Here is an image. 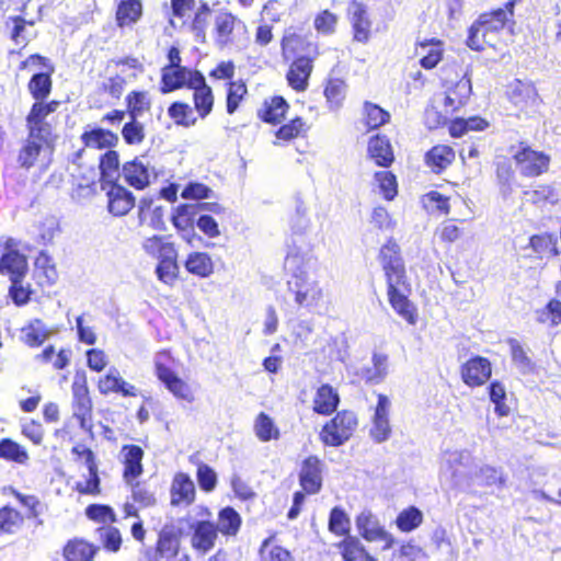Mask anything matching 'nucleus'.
Returning a JSON list of instances; mask_svg holds the SVG:
<instances>
[{
  "label": "nucleus",
  "instance_id": "1",
  "mask_svg": "<svg viewBox=\"0 0 561 561\" xmlns=\"http://www.w3.org/2000/svg\"><path fill=\"white\" fill-rule=\"evenodd\" d=\"M310 263L309 253L295 249H290L285 259V268L291 274L287 287L299 307L317 306L323 297L319 282L308 274Z\"/></svg>",
  "mask_w": 561,
  "mask_h": 561
},
{
  "label": "nucleus",
  "instance_id": "2",
  "mask_svg": "<svg viewBox=\"0 0 561 561\" xmlns=\"http://www.w3.org/2000/svg\"><path fill=\"white\" fill-rule=\"evenodd\" d=\"M3 493L15 499L25 508V513L23 514L11 504L2 505L0 507V536L16 534L23 528L25 519L33 520L35 526L44 525L42 515L45 505L37 495L22 493L13 486L5 488Z\"/></svg>",
  "mask_w": 561,
  "mask_h": 561
},
{
  "label": "nucleus",
  "instance_id": "3",
  "mask_svg": "<svg viewBox=\"0 0 561 561\" xmlns=\"http://www.w3.org/2000/svg\"><path fill=\"white\" fill-rule=\"evenodd\" d=\"M211 18V10L203 0H178V19L181 30L193 34L196 41L205 43L206 30Z\"/></svg>",
  "mask_w": 561,
  "mask_h": 561
},
{
  "label": "nucleus",
  "instance_id": "4",
  "mask_svg": "<svg viewBox=\"0 0 561 561\" xmlns=\"http://www.w3.org/2000/svg\"><path fill=\"white\" fill-rule=\"evenodd\" d=\"M57 137H48L27 133L22 146L19 149L16 161L25 170L38 164H48L55 149Z\"/></svg>",
  "mask_w": 561,
  "mask_h": 561
},
{
  "label": "nucleus",
  "instance_id": "5",
  "mask_svg": "<svg viewBox=\"0 0 561 561\" xmlns=\"http://www.w3.org/2000/svg\"><path fill=\"white\" fill-rule=\"evenodd\" d=\"M71 455L75 461L82 462L89 472L88 479L76 482L73 490L80 495L96 496L101 494V479L94 451L83 444H75L71 448Z\"/></svg>",
  "mask_w": 561,
  "mask_h": 561
},
{
  "label": "nucleus",
  "instance_id": "6",
  "mask_svg": "<svg viewBox=\"0 0 561 561\" xmlns=\"http://www.w3.org/2000/svg\"><path fill=\"white\" fill-rule=\"evenodd\" d=\"M356 414L344 410L339 412L329 423H327L321 433V440L329 446H341L351 438L357 427Z\"/></svg>",
  "mask_w": 561,
  "mask_h": 561
},
{
  "label": "nucleus",
  "instance_id": "7",
  "mask_svg": "<svg viewBox=\"0 0 561 561\" xmlns=\"http://www.w3.org/2000/svg\"><path fill=\"white\" fill-rule=\"evenodd\" d=\"M144 248L148 253L160 259L156 268L158 278L168 285H173L175 282V259L168 255L173 252V243L165 242L163 237L153 236L145 240Z\"/></svg>",
  "mask_w": 561,
  "mask_h": 561
},
{
  "label": "nucleus",
  "instance_id": "8",
  "mask_svg": "<svg viewBox=\"0 0 561 561\" xmlns=\"http://www.w3.org/2000/svg\"><path fill=\"white\" fill-rule=\"evenodd\" d=\"M60 105L61 102L59 100L34 101L25 116L27 133L57 137V135L54 134L53 126L46 121V118L49 114L55 113Z\"/></svg>",
  "mask_w": 561,
  "mask_h": 561
},
{
  "label": "nucleus",
  "instance_id": "9",
  "mask_svg": "<svg viewBox=\"0 0 561 561\" xmlns=\"http://www.w3.org/2000/svg\"><path fill=\"white\" fill-rule=\"evenodd\" d=\"M511 153L519 172L525 176H537L548 170L550 158L541 151L533 150L524 142L518 147H512Z\"/></svg>",
  "mask_w": 561,
  "mask_h": 561
},
{
  "label": "nucleus",
  "instance_id": "10",
  "mask_svg": "<svg viewBox=\"0 0 561 561\" xmlns=\"http://www.w3.org/2000/svg\"><path fill=\"white\" fill-rule=\"evenodd\" d=\"M71 393L73 416L79 421L81 427H85L92 417L93 402L84 374L75 377L71 383Z\"/></svg>",
  "mask_w": 561,
  "mask_h": 561
},
{
  "label": "nucleus",
  "instance_id": "11",
  "mask_svg": "<svg viewBox=\"0 0 561 561\" xmlns=\"http://www.w3.org/2000/svg\"><path fill=\"white\" fill-rule=\"evenodd\" d=\"M175 226V211L168 213L165 207L156 205L151 197H142L138 204V220L140 225H147L150 228L164 231L167 220Z\"/></svg>",
  "mask_w": 561,
  "mask_h": 561
},
{
  "label": "nucleus",
  "instance_id": "12",
  "mask_svg": "<svg viewBox=\"0 0 561 561\" xmlns=\"http://www.w3.org/2000/svg\"><path fill=\"white\" fill-rule=\"evenodd\" d=\"M15 247V240L9 238L4 243V252L0 255V274L9 279L25 278L28 272L27 257Z\"/></svg>",
  "mask_w": 561,
  "mask_h": 561
},
{
  "label": "nucleus",
  "instance_id": "13",
  "mask_svg": "<svg viewBox=\"0 0 561 561\" xmlns=\"http://www.w3.org/2000/svg\"><path fill=\"white\" fill-rule=\"evenodd\" d=\"M106 198L107 210L114 217L127 215L135 207L136 203L134 194L116 181L108 182Z\"/></svg>",
  "mask_w": 561,
  "mask_h": 561
},
{
  "label": "nucleus",
  "instance_id": "14",
  "mask_svg": "<svg viewBox=\"0 0 561 561\" xmlns=\"http://www.w3.org/2000/svg\"><path fill=\"white\" fill-rule=\"evenodd\" d=\"M388 298L391 307L396 312L403 318L409 324H415L417 320V313L413 304L408 299L404 290L407 289V279L404 283L396 284L394 282H388Z\"/></svg>",
  "mask_w": 561,
  "mask_h": 561
},
{
  "label": "nucleus",
  "instance_id": "15",
  "mask_svg": "<svg viewBox=\"0 0 561 561\" xmlns=\"http://www.w3.org/2000/svg\"><path fill=\"white\" fill-rule=\"evenodd\" d=\"M380 260L385 271L387 283H404L405 268L399 254V245L394 242H388L380 250Z\"/></svg>",
  "mask_w": 561,
  "mask_h": 561
},
{
  "label": "nucleus",
  "instance_id": "16",
  "mask_svg": "<svg viewBox=\"0 0 561 561\" xmlns=\"http://www.w3.org/2000/svg\"><path fill=\"white\" fill-rule=\"evenodd\" d=\"M391 402L386 394H378V402L373 416V425L369 435L374 442L380 444L389 439L391 426L389 422Z\"/></svg>",
  "mask_w": 561,
  "mask_h": 561
},
{
  "label": "nucleus",
  "instance_id": "17",
  "mask_svg": "<svg viewBox=\"0 0 561 561\" xmlns=\"http://www.w3.org/2000/svg\"><path fill=\"white\" fill-rule=\"evenodd\" d=\"M130 489L131 502H125L122 506L124 518L139 517V510L152 507L157 503L154 493L142 482L128 486Z\"/></svg>",
  "mask_w": 561,
  "mask_h": 561
},
{
  "label": "nucleus",
  "instance_id": "18",
  "mask_svg": "<svg viewBox=\"0 0 561 561\" xmlns=\"http://www.w3.org/2000/svg\"><path fill=\"white\" fill-rule=\"evenodd\" d=\"M96 388L100 394H121L122 397H136L138 389L127 382L117 369H111L105 375L101 376L96 381Z\"/></svg>",
  "mask_w": 561,
  "mask_h": 561
},
{
  "label": "nucleus",
  "instance_id": "19",
  "mask_svg": "<svg viewBox=\"0 0 561 561\" xmlns=\"http://www.w3.org/2000/svg\"><path fill=\"white\" fill-rule=\"evenodd\" d=\"M356 526L359 534L367 541H383V549H389L393 545V538L378 523L377 518L369 512H362L356 518Z\"/></svg>",
  "mask_w": 561,
  "mask_h": 561
},
{
  "label": "nucleus",
  "instance_id": "20",
  "mask_svg": "<svg viewBox=\"0 0 561 561\" xmlns=\"http://www.w3.org/2000/svg\"><path fill=\"white\" fill-rule=\"evenodd\" d=\"M100 547L82 537L68 539L61 548L65 561H93Z\"/></svg>",
  "mask_w": 561,
  "mask_h": 561
},
{
  "label": "nucleus",
  "instance_id": "21",
  "mask_svg": "<svg viewBox=\"0 0 561 561\" xmlns=\"http://www.w3.org/2000/svg\"><path fill=\"white\" fill-rule=\"evenodd\" d=\"M322 467L321 460L316 456H309L304 460L299 473V483L306 493L316 494L321 490Z\"/></svg>",
  "mask_w": 561,
  "mask_h": 561
},
{
  "label": "nucleus",
  "instance_id": "22",
  "mask_svg": "<svg viewBox=\"0 0 561 561\" xmlns=\"http://www.w3.org/2000/svg\"><path fill=\"white\" fill-rule=\"evenodd\" d=\"M55 67L50 62L42 71L34 72L28 82L27 91L34 101L47 100L53 91V73Z\"/></svg>",
  "mask_w": 561,
  "mask_h": 561
},
{
  "label": "nucleus",
  "instance_id": "23",
  "mask_svg": "<svg viewBox=\"0 0 561 561\" xmlns=\"http://www.w3.org/2000/svg\"><path fill=\"white\" fill-rule=\"evenodd\" d=\"M471 460V454L467 450L446 453L445 461L456 486H470V482L467 480L466 472L462 469H466Z\"/></svg>",
  "mask_w": 561,
  "mask_h": 561
},
{
  "label": "nucleus",
  "instance_id": "24",
  "mask_svg": "<svg viewBox=\"0 0 561 561\" xmlns=\"http://www.w3.org/2000/svg\"><path fill=\"white\" fill-rule=\"evenodd\" d=\"M491 376V364L486 358L477 356L468 360L461 369V377L468 386H481Z\"/></svg>",
  "mask_w": 561,
  "mask_h": 561
},
{
  "label": "nucleus",
  "instance_id": "25",
  "mask_svg": "<svg viewBox=\"0 0 561 561\" xmlns=\"http://www.w3.org/2000/svg\"><path fill=\"white\" fill-rule=\"evenodd\" d=\"M241 26V22L231 13L221 12L214 20L215 42L219 48H224L233 42L234 31Z\"/></svg>",
  "mask_w": 561,
  "mask_h": 561
},
{
  "label": "nucleus",
  "instance_id": "26",
  "mask_svg": "<svg viewBox=\"0 0 561 561\" xmlns=\"http://www.w3.org/2000/svg\"><path fill=\"white\" fill-rule=\"evenodd\" d=\"M122 171L125 182L135 190L142 191L149 186V169L141 159L135 158L125 162Z\"/></svg>",
  "mask_w": 561,
  "mask_h": 561
},
{
  "label": "nucleus",
  "instance_id": "27",
  "mask_svg": "<svg viewBox=\"0 0 561 561\" xmlns=\"http://www.w3.org/2000/svg\"><path fill=\"white\" fill-rule=\"evenodd\" d=\"M190 528L194 530L191 539L194 549L206 553L214 548L218 530L213 523L205 520L196 522L191 524Z\"/></svg>",
  "mask_w": 561,
  "mask_h": 561
},
{
  "label": "nucleus",
  "instance_id": "28",
  "mask_svg": "<svg viewBox=\"0 0 561 561\" xmlns=\"http://www.w3.org/2000/svg\"><path fill=\"white\" fill-rule=\"evenodd\" d=\"M80 139L85 148L98 150H108L116 147L118 144V136L115 133L101 127L84 130Z\"/></svg>",
  "mask_w": 561,
  "mask_h": 561
},
{
  "label": "nucleus",
  "instance_id": "29",
  "mask_svg": "<svg viewBox=\"0 0 561 561\" xmlns=\"http://www.w3.org/2000/svg\"><path fill=\"white\" fill-rule=\"evenodd\" d=\"M347 12L354 28V38L360 43L367 42L370 32V21L367 16L366 8L357 1H352L347 7Z\"/></svg>",
  "mask_w": 561,
  "mask_h": 561
},
{
  "label": "nucleus",
  "instance_id": "30",
  "mask_svg": "<svg viewBox=\"0 0 561 561\" xmlns=\"http://www.w3.org/2000/svg\"><path fill=\"white\" fill-rule=\"evenodd\" d=\"M34 275L41 287L51 286L58 279V272L53 259L47 252L42 251L34 261Z\"/></svg>",
  "mask_w": 561,
  "mask_h": 561
},
{
  "label": "nucleus",
  "instance_id": "31",
  "mask_svg": "<svg viewBox=\"0 0 561 561\" xmlns=\"http://www.w3.org/2000/svg\"><path fill=\"white\" fill-rule=\"evenodd\" d=\"M312 71V59L299 57L291 65L287 73L289 85L297 91H305Z\"/></svg>",
  "mask_w": 561,
  "mask_h": 561
},
{
  "label": "nucleus",
  "instance_id": "32",
  "mask_svg": "<svg viewBox=\"0 0 561 561\" xmlns=\"http://www.w3.org/2000/svg\"><path fill=\"white\" fill-rule=\"evenodd\" d=\"M142 16L140 0H121L116 7L115 21L121 28L130 27Z\"/></svg>",
  "mask_w": 561,
  "mask_h": 561
},
{
  "label": "nucleus",
  "instance_id": "33",
  "mask_svg": "<svg viewBox=\"0 0 561 561\" xmlns=\"http://www.w3.org/2000/svg\"><path fill=\"white\" fill-rule=\"evenodd\" d=\"M471 94V81L468 78L459 80L444 96L445 111L454 112L465 105Z\"/></svg>",
  "mask_w": 561,
  "mask_h": 561
},
{
  "label": "nucleus",
  "instance_id": "34",
  "mask_svg": "<svg viewBox=\"0 0 561 561\" xmlns=\"http://www.w3.org/2000/svg\"><path fill=\"white\" fill-rule=\"evenodd\" d=\"M0 459L9 463L24 466L30 460L27 449L10 437L0 439Z\"/></svg>",
  "mask_w": 561,
  "mask_h": 561
},
{
  "label": "nucleus",
  "instance_id": "35",
  "mask_svg": "<svg viewBox=\"0 0 561 561\" xmlns=\"http://www.w3.org/2000/svg\"><path fill=\"white\" fill-rule=\"evenodd\" d=\"M456 154L451 147L437 145L426 153L425 160L433 172L439 173L453 163Z\"/></svg>",
  "mask_w": 561,
  "mask_h": 561
},
{
  "label": "nucleus",
  "instance_id": "36",
  "mask_svg": "<svg viewBox=\"0 0 561 561\" xmlns=\"http://www.w3.org/2000/svg\"><path fill=\"white\" fill-rule=\"evenodd\" d=\"M371 367H363L359 376L366 382L380 383L388 375V355L375 352L371 357Z\"/></svg>",
  "mask_w": 561,
  "mask_h": 561
},
{
  "label": "nucleus",
  "instance_id": "37",
  "mask_svg": "<svg viewBox=\"0 0 561 561\" xmlns=\"http://www.w3.org/2000/svg\"><path fill=\"white\" fill-rule=\"evenodd\" d=\"M339 402L336 391L330 385H322L313 399V410L319 414L328 415L336 410Z\"/></svg>",
  "mask_w": 561,
  "mask_h": 561
},
{
  "label": "nucleus",
  "instance_id": "38",
  "mask_svg": "<svg viewBox=\"0 0 561 561\" xmlns=\"http://www.w3.org/2000/svg\"><path fill=\"white\" fill-rule=\"evenodd\" d=\"M369 157L381 167H388L393 162L391 145L386 137L376 136L368 144Z\"/></svg>",
  "mask_w": 561,
  "mask_h": 561
},
{
  "label": "nucleus",
  "instance_id": "39",
  "mask_svg": "<svg viewBox=\"0 0 561 561\" xmlns=\"http://www.w3.org/2000/svg\"><path fill=\"white\" fill-rule=\"evenodd\" d=\"M483 31V37H489L504 28L507 22V13L503 9L480 14L476 21Z\"/></svg>",
  "mask_w": 561,
  "mask_h": 561
},
{
  "label": "nucleus",
  "instance_id": "40",
  "mask_svg": "<svg viewBox=\"0 0 561 561\" xmlns=\"http://www.w3.org/2000/svg\"><path fill=\"white\" fill-rule=\"evenodd\" d=\"M42 365H51L55 370H62L70 364V351L61 348L56 352L54 345H47L35 356Z\"/></svg>",
  "mask_w": 561,
  "mask_h": 561
},
{
  "label": "nucleus",
  "instance_id": "41",
  "mask_svg": "<svg viewBox=\"0 0 561 561\" xmlns=\"http://www.w3.org/2000/svg\"><path fill=\"white\" fill-rule=\"evenodd\" d=\"M22 342L31 347L36 348L42 346L45 341L49 337L48 330L43 325L41 320H34L21 330Z\"/></svg>",
  "mask_w": 561,
  "mask_h": 561
},
{
  "label": "nucleus",
  "instance_id": "42",
  "mask_svg": "<svg viewBox=\"0 0 561 561\" xmlns=\"http://www.w3.org/2000/svg\"><path fill=\"white\" fill-rule=\"evenodd\" d=\"M172 356L169 351H161L156 358V373L168 389L175 392V374L172 370Z\"/></svg>",
  "mask_w": 561,
  "mask_h": 561
},
{
  "label": "nucleus",
  "instance_id": "43",
  "mask_svg": "<svg viewBox=\"0 0 561 561\" xmlns=\"http://www.w3.org/2000/svg\"><path fill=\"white\" fill-rule=\"evenodd\" d=\"M186 270L196 276L208 277L214 272L210 256L204 252H193L185 261Z\"/></svg>",
  "mask_w": 561,
  "mask_h": 561
},
{
  "label": "nucleus",
  "instance_id": "44",
  "mask_svg": "<svg viewBox=\"0 0 561 561\" xmlns=\"http://www.w3.org/2000/svg\"><path fill=\"white\" fill-rule=\"evenodd\" d=\"M241 526V517L232 507H225L218 514L216 528L222 535L236 536Z\"/></svg>",
  "mask_w": 561,
  "mask_h": 561
},
{
  "label": "nucleus",
  "instance_id": "45",
  "mask_svg": "<svg viewBox=\"0 0 561 561\" xmlns=\"http://www.w3.org/2000/svg\"><path fill=\"white\" fill-rule=\"evenodd\" d=\"M126 113L131 119H136L150 110V99L146 91H130L125 99Z\"/></svg>",
  "mask_w": 561,
  "mask_h": 561
},
{
  "label": "nucleus",
  "instance_id": "46",
  "mask_svg": "<svg viewBox=\"0 0 561 561\" xmlns=\"http://www.w3.org/2000/svg\"><path fill=\"white\" fill-rule=\"evenodd\" d=\"M288 104L282 96H274L271 101H265L263 108L260 110L259 115L263 121L268 123H279L284 117Z\"/></svg>",
  "mask_w": 561,
  "mask_h": 561
},
{
  "label": "nucleus",
  "instance_id": "47",
  "mask_svg": "<svg viewBox=\"0 0 561 561\" xmlns=\"http://www.w3.org/2000/svg\"><path fill=\"white\" fill-rule=\"evenodd\" d=\"M175 535L171 529L163 528L159 533V538L154 549V560H170L175 556Z\"/></svg>",
  "mask_w": 561,
  "mask_h": 561
},
{
  "label": "nucleus",
  "instance_id": "48",
  "mask_svg": "<svg viewBox=\"0 0 561 561\" xmlns=\"http://www.w3.org/2000/svg\"><path fill=\"white\" fill-rule=\"evenodd\" d=\"M511 99L516 104H528L535 103L538 94L536 88L531 82H525L522 80H515L511 85Z\"/></svg>",
  "mask_w": 561,
  "mask_h": 561
},
{
  "label": "nucleus",
  "instance_id": "49",
  "mask_svg": "<svg viewBox=\"0 0 561 561\" xmlns=\"http://www.w3.org/2000/svg\"><path fill=\"white\" fill-rule=\"evenodd\" d=\"M25 278L10 279V286L8 288V296L11 298L16 307H23L27 305L34 290L30 284H24Z\"/></svg>",
  "mask_w": 561,
  "mask_h": 561
},
{
  "label": "nucleus",
  "instance_id": "50",
  "mask_svg": "<svg viewBox=\"0 0 561 561\" xmlns=\"http://www.w3.org/2000/svg\"><path fill=\"white\" fill-rule=\"evenodd\" d=\"M99 169L101 178L110 181L118 175L119 171V154L116 150L108 149L99 159Z\"/></svg>",
  "mask_w": 561,
  "mask_h": 561
},
{
  "label": "nucleus",
  "instance_id": "51",
  "mask_svg": "<svg viewBox=\"0 0 561 561\" xmlns=\"http://www.w3.org/2000/svg\"><path fill=\"white\" fill-rule=\"evenodd\" d=\"M467 480L470 482V485L477 483L484 486H502L504 483L502 473L491 466L481 467Z\"/></svg>",
  "mask_w": 561,
  "mask_h": 561
},
{
  "label": "nucleus",
  "instance_id": "52",
  "mask_svg": "<svg viewBox=\"0 0 561 561\" xmlns=\"http://www.w3.org/2000/svg\"><path fill=\"white\" fill-rule=\"evenodd\" d=\"M193 90L195 108L199 113V116L204 118L211 112L213 108L214 98L211 89L204 81V84L196 85L193 88Z\"/></svg>",
  "mask_w": 561,
  "mask_h": 561
},
{
  "label": "nucleus",
  "instance_id": "53",
  "mask_svg": "<svg viewBox=\"0 0 561 561\" xmlns=\"http://www.w3.org/2000/svg\"><path fill=\"white\" fill-rule=\"evenodd\" d=\"M254 432L261 442L276 439L279 436V431L275 426L273 420L264 412H261L256 416L254 422Z\"/></svg>",
  "mask_w": 561,
  "mask_h": 561
},
{
  "label": "nucleus",
  "instance_id": "54",
  "mask_svg": "<svg viewBox=\"0 0 561 561\" xmlns=\"http://www.w3.org/2000/svg\"><path fill=\"white\" fill-rule=\"evenodd\" d=\"M324 94L331 110L341 107L346 94V84L340 79H332L328 82Z\"/></svg>",
  "mask_w": 561,
  "mask_h": 561
},
{
  "label": "nucleus",
  "instance_id": "55",
  "mask_svg": "<svg viewBox=\"0 0 561 561\" xmlns=\"http://www.w3.org/2000/svg\"><path fill=\"white\" fill-rule=\"evenodd\" d=\"M342 554L345 561H376L355 538H348L343 542Z\"/></svg>",
  "mask_w": 561,
  "mask_h": 561
},
{
  "label": "nucleus",
  "instance_id": "56",
  "mask_svg": "<svg viewBox=\"0 0 561 561\" xmlns=\"http://www.w3.org/2000/svg\"><path fill=\"white\" fill-rule=\"evenodd\" d=\"M170 62L163 68L160 91L169 93L175 90V46H171L168 51Z\"/></svg>",
  "mask_w": 561,
  "mask_h": 561
},
{
  "label": "nucleus",
  "instance_id": "57",
  "mask_svg": "<svg viewBox=\"0 0 561 561\" xmlns=\"http://www.w3.org/2000/svg\"><path fill=\"white\" fill-rule=\"evenodd\" d=\"M365 124L368 128L375 129L389 119V114L383 111L380 106L366 102L364 104Z\"/></svg>",
  "mask_w": 561,
  "mask_h": 561
},
{
  "label": "nucleus",
  "instance_id": "58",
  "mask_svg": "<svg viewBox=\"0 0 561 561\" xmlns=\"http://www.w3.org/2000/svg\"><path fill=\"white\" fill-rule=\"evenodd\" d=\"M510 346L512 359L517 369L524 375L530 373L534 365L520 343L516 340H511Z\"/></svg>",
  "mask_w": 561,
  "mask_h": 561
},
{
  "label": "nucleus",
  "instance_id": "59",
  "mask_svg": "<svg viewBox=\"0 0 561 561\" xmlns=\"http://www.w3.org/2000/svg\"><path fill=\"white\" fill-rule=\"evenodd\" d=\"M85 515L89 519L96 523H114L116 515L110 505L105 504H90L85 507Z\"/></svg>",
  "mask_w": 561,
  "mask_h": 561
},
{
  "label": "nucleus",
  "instance_id": "60",
  "mask_svg": "<svg viewBox=\"0 0 561 561\" xmlns=\"http://www.w3.org/2000/svg\"><path fill=\"white\" fill-rule=\"evenodd\" d=\"M375 180L383 197L391 201L397 195V180L396 176L389 171H379L375 173Z\"/></svg>",
  "mask_w": 561,
  "mask_h": 561
},
{
  "label": "nucleus",
  "instance_id": "61",
  "mask_svg": "<svg viewBox=\"0 0 561 561\" xmlns=\"http://www.w3.org/2000/svg\"><path fill=\"white\" fill-rule=\"evenodd\" d=\"M144 456L145 451L139 445L126 444L121 448L119 462L123 468H127L142 462Z\"/></svg>",
  "mask_w": 561,
  "mask_h": 561
},
{
  "label": "nucleus",
  "instance_id": "62",
  "mask_svg": "<svg viewBox=\"0 0 561 561\" xmlns=\"http://www.w3.org/2000/svg\"><path fill=\"white\" fill-rule=\"evenodd\" d=\"M422 513L415 507H410L399 514L397 517V526L402 531H411L422 523Z\"/></svg>",
  "mask_w": 561,
  "mask_h": 561
},
{
  "label": "nucleus",
  "instance_id": "63",
  "mask_svg": "<svg viewBox=\"0 0 561 561\" xmlns=\"http://www.w3.org/2000/svg\"><path fill=\"white\" fill-rule=\"evenodd\" d=\"M101 542L105 550L110 552H117L122 546V535L118 528L110 526L100 528Z\"/></svg>",
  "mask_w": 561,
  "mask_h": 561
},
{
  "label": "nucleus",
  "instance_id": "64",
  "mask_svg": "<svg viewBox=\"0 0 561 561\" xmlns=\"http://www.w3.org/2000/svg\"><path fill=\"white\" fill-rule=\"evenodd\" d=\"M49 64H50V60L47 57H45L38 53H35V54H31L30 56H27L24 60H22L19 64L18 71L19 72L26 71L27 73L33 75L34 72L42 71V69H44Z\"/></svg>",
  "mask_w": 561,
  "mask_h": 561
}]
</instances>
